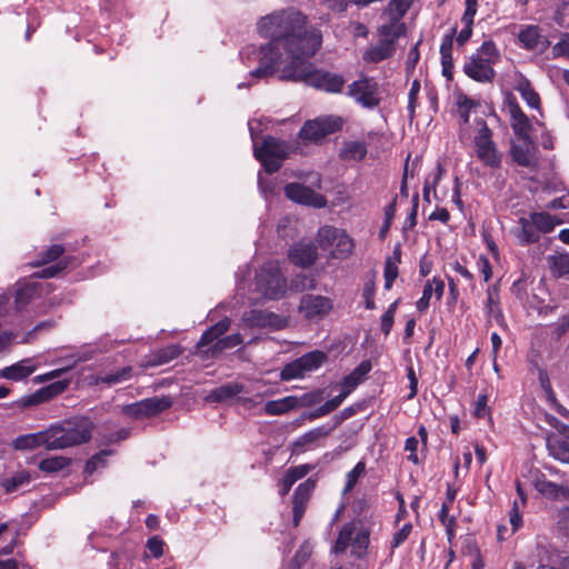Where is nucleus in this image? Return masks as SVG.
Listing matches in <instances>:
<instances>
[{"label": "nucleus", "mask_w": 569, "mask_h": 569, "mask_svg": "<svg viewBox=\"0 0 569 569\" xmlns=\"http://www.w3.org/2000/svg\"><path fill=\"white\" fill-rule=\"evenodd\" d=\"M257 33L281 46L290 59H311L322 46V32L315 26L308 27V17L295 7L274 10L258 19Z\"/></svg>", "instance_id": "nucleus-1"}, {"label": "nucleus", "mask_w": 569, "mask_h": 569, "mask_svg": "<svg viewBox=\"0 0 569 569\" xmlns=\"http://www.w3.org/2000/svg\"><path fill=\"white\" fill-rule=\"evenodd\" d=\"M309 60L310 59H301L286 66L282 70L281 79L303 81L316 89L329 93H339L342 91L345 79L341 74L316 69Z\"/></svg>", "instance_id": "nucleus-2"}, {"label": "nucleus", "mask_w": 569, "mask_h": 569, "mask_svg": "<svg viewBox=\"0 0 569 569\" xmlns=\"http://www.w3.org/2000/svg\"><path fill=\"white\" fill-rule=\"evenodd\" d=\"M93 423L88 418H82L73 426H52L44 430L46 449H66L72 446L86 443L91 439Z\"/></svg>", "instance_id": "nucleus-3"}, {"label": "nucleus", "mask_w": 569, "mask_h": 569, "mask_svg": "<svg viewBox=\"0 0 569 569\" xmlns=\"http://www.w3.org/2000/svg\"><path fill=\"white\" fill-rule=\"evenodd\" d=\"M500 60V53L493 41L488 40L472 53L463 64V72L470 79L481 82H492L496 77L493 66Z\"/></svg>", "instance_id": "nucleus-4"}, {"label": "nucleus", "mask_w": 569, "mask_h": 569, "mask_svg": "<svg viewBox=\"0 0 569 569\" xmlns=\"http://www.w3.org/2000/svg\"><path fill=\"white\" fill-rule=\"evenodd\" d=\"M281 46L269 41L260 47L248 46L241 51V60L246 66L257 61L258 67L250 71V76L256 79L268 78L277 71L281 59Z\"/></svg>", "instance_id": "nucleus-5"}, {"label": "nucleus", "mask_w": 569, "mask_h": 569, "mask_svg": "<svg viewBox=\"0 0 569 569\" xmlns=\"http://www.w3.org/2000/svg\"><path fill=\"white\" fill-rule=\"evenodd\" d=\"M477 132L473 136V147L477 158L487 167L496 169L501 166L502 154L493 141V132L482 119H476Z\"/></svg>", "instance_id": "nucleus-6"}, {"label": "nucleus", "mask_w": 569, "mask_h": 569, "mask_svg": "<svg viewBox=\"0 0 569 569\" xmlns=\"http://www.w3.org/2000/svg\"><path fill=\"white\" fill-rule=\"evenodd\" d=\"M317 241L323 250H330L333 259L345 260L355 249L353 239L343 229L325 226L318 230Z\"/></svg>", "instance_id": "nucleus-7"}, {"label": "nucleus", "mask_w": 569, "mask_h": 569, "mask_svg": "<svg viewBox=\"0 0 569 569\" xmlns=\"http://www.w3.org/2000/svg\"><path fill=\"white\" fill-rule=\"evenodd\" d=\"M292 148L288 142L271 136L263 139L261 147H258L256 142L253 143L254 157L262 163L268 173L278 171L281 162L289 157Z\"/></svg>", "instance_id": "nucleus-8"}, {"label": "nucleus", "mask_w": 569, "mask_h": 569, "mask_svg": "<svg viewBox=\"0 0 569 569\" xmlns=\"http://www.w3.org/2000/svg\"><path fill=\"white\" fill-rule=\"evenodd\" d=\"M256 288L266 298L278 300L287 291V280L274 261L266 262L256 274Z\"/></svg>", "instance_id": "nucleus-9"}, {"label": "nucleus", "mask_w": 569, "mask_h": 569, "mask_svg": "<svg viewBox=\"0 0 569 569\" xmlns=\"http://www.w3.org/2000/svg\"><path fill=\"white\" fill-rule=\"evenodd\" d=\"M230 325V319L224 318L217 322L216 325L211 326L202 333L200 340L197 343V347L203 348L212 343L214 340H217L210 349L211 355L216 356L217 353H220L227 349H232L241 345L243 342V339L240 333H232L219 339L229 330Z\"/></svg>", "instance_id": "nucleus-10"}, {"label": "nucleus", "mask_w": 569, "mask_h": 569, "mask_svg": "<svg viewBox=\"0 0 569 569\" xmlns=\"http://www.w3.org/2000/svg\"><path fill=\"white\" fill-rule=\"evenodd\" d=\"M347 96L366 109H375L381 102V88L371 77H361L348 86Z\"/></svg>", "instance_id": "nucleus-11"}, {"label": "nucleus", "mask_w": 569, "mask_h": 569, "mask_svg": "<svg viewBox=\"0 0 569 569\" xmlns=\"http://www.w3.org/2000/svg\"><path fill=\"white\" fill-rule=\"evenodd\" d=\"M342 126V120L339 117H318L313 120H308L299 131V139L305 143H321L323 139L338 131Z\"/></svg>", "instance_id": "nucleus-12"}, {"label": "nucleus", "mask_w": 569, "mask_h": 569, "mask_svg": "<svg viewBox=\"0 0 569 569\" xmlns=\"http://www.w3.org/2000/svg\"><path fill=\"white\" fill-rule=\"evenodd\" d=\"M284 194L288 199L299 204L318 209L327 206L325 196L298 182L288 183L284 187Z\"/></svg>", "instance_id": "nucleus-13"}, {"label": "nucleus", "mask_w": 569, "mask_h": 569, "mask_svg": "<svg viewBox=\"0 0 569 569\" xmlns=\"http://www.w3.org/2000/svg\"><path fill=\"white\" fill-rule=\"evenodd\" d=\"M242 321L250 328H270L274 330L282 329L287 325V320L268 310L251 309L244 312Z\"/></svg>", "instance_id": "nucleus-14"}, {"label": "nucleus", "mask_w": 569, "mask_h": 569, "mask_svg": "<svg viewBox=\"0 0 569 569\" xmlns=\"http://www.w3.org/2000/svg\"><path fill=\"white\" fill-rule=\"evenodd\" d=\"M332 301L319 295H306L300 301V312L309 320L321 319L332 309Z\"/></svg>", "instance_id": "nucleus-15"}, {"label": "nucleus", "mask_w": 569, "mask_h": 569, "mask_svg": "<svg viewBox=\"0 0 569 569\" xmlns=\"http://www.w3.org/2000/svg\"><path fill=\"white\" fill-rule=\"evenodd\" d=\"M522 143H512L510 148V154L512 160L521 167L530 170L538 168L537 147L530 140L529 136H522Z\"/></svg>", "instance_id": "nucleus-16"}, {"label": "nucleus", "mask_w": 569, "mask_h": 569, "mask_svg": "<svg viewBox=\"0 0 569 569\" xmlns=\"http://www.w3.org/2000/svg\"><path fill=\"white\" fill-rule=\"evenodd\" d=\"M518 39L522 48L539 53L545 52L550 46V41L542 33L541 28L536 24L523 27L518 34Z\"/></svg>", "instance_id": "nucleus-17"}, {"label": "nucleus", "mask_w": 569, "mask_h": 569, "mask_svg": "<svg viewBox=\"0 0 569 569\" xmlns=\"http://www.w3.org/2000/svg\"><path fill=\"white\" fill-rule=\"evenodd\" d=\"M68 386H69V380H67V379L54 381V382L50 383L49 386L40 388L39 390H37L34 393H32L30 396L22 397L18 401V405L22 408H27V407H31V406H36V405L46 402V401L52 399L53 397L62 393L68 388Z\"/></svg>", "instance_id": "nucleus-18"}, {"label": "nucleus", "mask_w": 569, "mask_h": 569, "mask_svg": "<svg viewBox=\"0 0 569 569\" xmlns=\"http://www.w3.org/2000/svg\"><path fill=\"white\" fill-rule=\"evenodd\" d=\"M288 257L293 264L307 268L316 262L318 250L311 241H300L289 249Z\"/></svg>", "instance_id": "nucleus-19"}, {"label": "nucleus", "mask_w": 569, "mask_h": 569, "mask_svg": "<svg viewBox=\"0 0 569 569\" xmlns=\"http://www.w3.org/2000/svg\"><path fill=\"white\" fill-rule=\"evenodd\" d=\"M477 103L466 94H459L457 98V108L459 114V139L465 141L469 138L467 126L469 123L470 112Z\"/></svg>", "instance_id": "nucleus-20"}, {"label": "nucleus", "mask_w": 569, "mask_h": 569, "mask_svg": "<svg viewBox=\"0 0 569 569\" xmlns=\"http://www.w3.org/2000/svg\"><path fill=\"white\" fill-rule=\"evenodd\" d=\"M372 366L369 360L361 361L348 376L342 379L341 389H343L346 393L350 395L355 388L365 380Z\"/></svg>", "instance_id": "nucleus-21"}, {"label": "nucleus", "mask_w": 569, "mask_h": 569, "mask_svg": "<svg viewBox=\"0 0 569 569\" xmlns=\"http://www.w3.org/2000/svg\"><path fill=\"white\" fill-rule=\"evenodd\" d=\"M36 370L31 359H23L12 366L6 367L0 371L2 378L19 381L29 377Z\"/></svg>", "instance_id": "nucleus-22"}, {"label": "nucleus", "mask_w": 569, "mask_h": 569, "mask_svg": "<svg viewBox=\"0 0 569 569\" xmlns=\"http://www.w3.org/2000/svg\"><path fill=\"white\" fill-rule=\"evenodd\" d=\"M243 391V386L238 382L226 383L212 389L206 397V401L210 403L224 402Z\"/></svg>", "instance_id": "nucleus-23"}, {"label": "nucleus", "mask_w": 569, "mask_h": 569, "mask_svg": "<svg viewBox=\"0 0 569 569\" xmlns=\"http://www.w3.org/2000/svg\"><path fill=\"white\" fill-rule=\"evenodd\" d=\"M405 33L406 26L398 19H393L378 29L379 40L386 41L391 47H396V42Z\"/></svg>", "instance_id": "nucleus-24"}, {"label": "nucleus", "mask_w": 569, "mask_h": 569, "mask_svg": "<svg viewBox=\"0 0 569 569\" xmlns=\"http://www.w3.org/2000/svg\"><path fill=\"white\" fill-rule=\"evenodd\" d=\"M367 151L365 141L348 140L342 143L339 157L343 161H361L367 156Z\"/></svg>", "instance_id": "nucleus-25"}, {"label": "nucleus", "mask_w": 569, "mask_h": 569, "mask_svg": "<svg viewBox=\"0 0 569 569\" xmlns=\"http://www.w3.org/2000/svg\"><path fill=\"white\" fill-rule=\"evenodd\" d=\"M331 430L332 427H329L328 425L313 428L297 438L293 442V446L296 448H311L317 446L318 441L325 439L331 432Z\"/></svg>", "instance_id": "nucleus-26"}, {"label": "nucleus", "mask_w": 569, "mask_h": 569, "mask_svg": "<svg viewBox=\"0 0 569 569\" xmlns=\"http://www.w3.org/2000/svg\"><path fill=\"white\" fill-rule=\"evenodd\" d=\"M509 112L511 116V127L516 136H528L530 130L529 118L525 114L518 103H509Z\"/></svg>", "instance_id": "nucleus-27"}, {"label": "nucleus", "mask_w": 569, "mask_h": 569, "mask_svg": "<svg viewBox=\"0 0 569 569\" xmlns=\"http://www.w3.org/2000/svg\"><path fill=\"white\" fill-rule=\"evenodd\" d=\"M520 230L517 232V238L522 246L536 243L540 239V232L538 231L532 219L521 217L519 219Z\"/></svg>", "instance_id": "nucleus-28"}, {"label": "nucleus", "mask_w": 569, "mask_h": 569, "mask_svg": "<svg viewBox=\"0 0 569 569\" xmlns=\"http://www.w3.org/2000/svg\"><path fill=\"white\" fill-rule=\"evenodd\" d=\"M396 51V47L389 46L386 41L379 40L378 43L369 48L363 53V60L370 63H377L390 58Z\"/></svg>", "instance_id": "nucleus-29"}, {"label": "nucleus", "mask_w": 569, "mask_h": 569, "mask_svg": "<svg viewBox=\"0 0 569 569\" xmlns=\"http://www.w3.org/2000/svg\"><path fill=\"white\" fill-rule=\"evenodd\" d=\"M46 433L44 431H40L37 433H28L19 436L14 439L13 446L18 450H24V449H34L38 447H44L46 448Z\"/></svg>", "instance_id": "nucleus-30"}, {"label": "nucleus", "mask_w": 569, "mask_h": 569, "mask_svg": "<svg viewBox=\"0 0 569 569\" xmlns=\"http://www.w3.org/2000/svg\"><path fill=\"white\" fill-rule=\"evenodd\" d=\"M142 402L144 415H147L148 418L157 416L172 406L171 398L167 396L147 398L143 399Z\"/></svg>", "instance_id": "nucleus-31"}, {"label": "nucleus", "mask_w": 569, "mask_h": 569, "mask_svg": "<svg viewBox=\"0 0 569 569\" xmlns=\"http://www.w3.org/2000/svg\"><path fill=\"white\" fill-rule=\"evenodd\" d=\"M327 359L328 357L323 351L315 350L301 356L298 361L305 372L309 373L320 368Z\"/></svg>", "instance_id": "nucleus-32"}, {"label": "nucleus", "mask_w": 569, "mask_h": 569, "mask_svg": "<svg viewBox=\"0 0 569 569\" xmlns=\"http://www.w3.org/2000/svg\"><path fill=\"white\" fill-rule=\"evenodd\" d=\"M31 481V475L27 470H19L11 477L3 479L2 487L6 492H14L20 488L29 485Z\"/></svg>", "instance_id": "nucleus-33"}, {"label": "nucleus", "mask_w": 569, "mask_h": 569, "mask_svg": "<svg viewBox=\"0 0 569 569\" xmlns=\"http://www.w3.org/2000/svg\"><path fill=\"white\" fill-rule=\"evenodd\" d=\"M297 403L296 398L293 397H286L278 400H270L266 402L264 405V411L268 415L271 416H278L286 413L290 409H292Z\"/></svg>", "instance_id": "nucleus-34"}, {"label": "nucleus", "mask_w": 569, "mask_h": 569, "mask_svg": "<svg viewBox=\"0 0 569 569\" xmlns=\"http://www.w3.org/2000/svg\"><path fill=\"white\" fill-rule=\"evenodd\" d=\"M70 463V459L57 456V457H50L42 459L39 462V469L43 472L53 473L62 470L63 468L68 467Z\"/></svg>", "instance_id": "nucleus-35"}, {"label": "nucleus", "mask_w": 569, "mask_h": 569, "mask_svg": "<svg viewBox=\"0 0 569 569\" xmlns=\"http://www.w3.org/2000/svg\"><path fill=\"white\" fill-rule=\"evenodd\" d=\"M353 531H355L353 523L350 522V523L343 525V527L341 528V530L338 535L335 547H333V551L336 553H342L346 551V549L348 548V546L350 545V542L352 540Z\"/></svg>", "instance_id": "nucleus-36"}, {"label": "nucleus", "mask_w": 569, "mask_h": 569, "mask_svg": "<svg viewBox=\"0 0 569 569\" xmlns=\"http://www.w3.org/2000/svg\"><path fill=\"white\" fill-rule=\"evenodd\" d=\"M548 449L555 459L569 463V442L565 440L549 441Z\"/></svg>", "instance_id": "nucleus-37"}, {"label": "nucleus", "mask_w": 569, "mask_h": 569, "mask_svg": "<svg viewBox=\"0 0 569 569\" xmlns=\"http://www.w3.org/2000/svg\"><path fill=\"white\" fill-rule=\"evenodd\" d=\"M132 368L123 367L116 372H111L98 378V382L104 383L107 386H112L120 383L122 381L129 380L131 378Z\"/></svg>", "instance_id": "nucleus-38"}, {"label": "nucleus", "mask_w": 569, "mask_h": 569, "mask_svg": "<svg viewBox=\"0 0 569 569\" xmlns=\"http://www.w3.org/2000/svg\"><path fill=\"white\" fill-rule=\"evenodd\" d=\"M550 269L555 277H562L569 273V254L549 257Z\"/></svg>", "instance_id": "nucleus-39"}, {"label": "nucleus", "mask_w": 569, "mask_h": 569, "mask_svg": "<svg viewBox=\"0 0 569 569\" xmlns=\"http://www.w3.org/2000/svg\"><path fill=\"white\" fill-rule=\"evenodd\" d=\"M530 218L535 222L538 231L541 233L551 232L556 226L553 218L546 212H535L530 214Z\"/></svg>", "instance_id": "nucleus-40"}, {"label": "nucleus", "mask_w": 569, "mask_h": 569, "mask_svg": "<svg viewBox=\"0 0 569 569\" xmlns=\"http://www.w3.org/2000/svg\"><path fill=\"white\" fill-rule=\"evenodd\" d=\"M306 375L307 373L301 368L300 362L298 361V359H296V360L287 363L282 368V370L280 372V378L283 381H289V380H293V379H298V378H303Z\"/></svg>", "instance_id": "nucleus-41"}, {"label": "nucleus", "mask_w": 569, "mask_h": 569, "mask_svg": "<svg viewBox=\"0 0 569 569\" xmlns=\"http://www.w3.org/2000/svg\"><path fill=\"white\" fill-rule=\"evenodd\" d=\"M522 99L527 102L530 108H539L540 99L538 93L533 90L528 81L520 82L518 86Z\"/></svg>", "instance_id": "nucleus-42"}, {"label": "nucleus", "mask_w": 569, "mask_h": 569, "mask_svg": "<svg viewBox=\"0 0 569 569\" xmlns=\"http://www.w3.org/2000/svg\"><path fill=\"white\" fill-rule=\"evenodd\" d=\"M36 289L32 284L20 287L14 296V303L18 310L23 309L33 298Z\"/></svg>", "instance_id": "nucleus-43"}, {"label": "nucleus", "mask_w": 569, "mask_h": 569, "mask_svg": "<svg viewBox=\"0 0 569 569\" xmlns=\"http://www.w3.org/2000/svg\"><path fill=\"white\" fill-rule=\"evenodd\" d=\"M316 488V480L308 478L305 482L300 483L293 493V499L298 501L308 502Z\"/></svg>", "instance_id": "nucleus-44"}, {"label": "nucleus", "mask_w": 569, "mask_h": 569, "mask_svg": "<svg viewBox=\"0 0 569 569\" xmlns=\"http://www.w3.org/2000/svg\"><path fill=\"white\" fill-rule=\"evenodd\" d=\"M383 277H385V289L390 290L392 288L393 281L398 277L397 261H393L392 258H390V257H388L385 261Z\"/></svg>", "instance_id": "nucleus-45"}, {"label": "nucleus", "mask_w": 569, "mask_h": 569, "mask_svg": "<svg viewBox=\"0 0 569 569\" xmlns=\"http://www.w3.org/2000/svg\"><path fill=\"white\" fill-rule=\"evenodd\" d=\"M108 566L109 569H131L132 561L126 552H112Z\"/></svg>", "instance_id": "nucleus-46"}, {"label": "nucleus", "mask_w": 569, "mask_h": 569, "mask_svg": "<svg viewBox=\"0 0 569 569\" xmlns=\"http://www.w3.org/2000/svg\"><path fill=\"white\" fill-rule=\"evenodd\" d=\"M366 471V463L363 461H359L352 470H350L347 473L346 477V485H345V492H348L353 489V487L357 485L359 478L365 473Z\"/></svg>", "instance_id": "nucleus-47"}, {"label": "nucleus", "mask_w": 569, "mask_h": 569, "mask_svg": "<svg viewBox=\"0 0 569 569\" xmlns=\"http://www.w3.org/2000/svg\"><path fill=\"white\" fill-rule=\"evenodd\" d=\"M536 489L543 496L548 498H557L561 491V487L557 483L549 481V480H537L536 481Z\"/></svg>", "instance_id": "nucleus-48"}, {"label": "nucleus", "mask_w": 569, "mask_h": 569, "mask_svg": "<svg viewBox=\"0 0 569 569\" xmlns=\"http://www.w3.org/2000/svg\"><path fill=\"white\" fill-rule=\"evenodd\" d=\"M112 453L111 450H101L100 452L92 456L86 463V472L92 473L98 468L106 465V458Z\"/></svg>", "instance_id": "nucleus-49"}, {"label": "nucleus", "mask_w": 569, "mask_h": 569, "mask_svg": "<svg viewBox=\"0 0 569 569\" xmlns=\"http://www.w3.org/2000/svg\"><path fill=\"white\" fill-rule=\"evenodd\" d=\"M552 58L569 59V32L562 33L560 40L551 48Z\"/></svg>", "instance_id": "nucleus-50"}, {"label": "nucleus", "mask_w": 569, "mask_h": 569, "mask_svg": "<svg viewBox=\"0 0 569 569\" xmlns=\"http://www.w3.org/2000/svg\"><path fill=\"white\" fill-rule=\"evenodd\" d=\"M63 252L64 248L61 244H52L41 253V259L37 264H46L56 261Z\"/></svg>", "instance_id": "nucleus-51"}, {"label": "nucleus", "mask_w": 569, "mask_h": 569, "mask_svg": "<svg viewBox=\"0 0 569 569\" xmlns=\"http://www.w3.org/2000/svg\"><path fill=\"white\" fill-rule=\"evenodd\" d=\"M439 520L446 527L448 538L451 539L455 535L453 527L456 525V518L449 515L448 506H441V509L439 511Z\"/></svg>", "instance_id": "nucleus-52"}, {"label": "nucleus", "mask_w": 569, "mask_h": 569, "mask_svg": "<svg viewBox=\"0 0 569 569\" xmlns=\"http://www.w3.org/2000/svg\"><path fill=\"white\" fill-rule=\"evenodd\" d=\"M313 468L315 467L312 465L305 463L289 468L286 473L293 482H296L306 477L311 470H313Z\"/></svg>", "instance_id": "nucleus-53"}, {"label": "nucleus", "mask_w": 569, "mask_h": 569, "mask_svg": "<svg viewBox=\"0 0 569 569\" xmlns=\"http://www.w3.org/2000/svg\"><path fill=\"white\" fill-rule=\"evenodd\" d=\"M69 264V261L67 258H63L62 260H60L58 263L53 264V266H49L44 269H42L40 271V273H37L38 277L40 278H53L56 277L58 273H60L62 270H64Z\"/></svg>", "instance_id": "nucleus-54"}, {"label": "nucleus", "mask_w": 569, "mask_h": 569, "mask_svg": "<svg viewBox=\"0 0 569 569\" xmlns=\"http://www.w3.org/2000/svg\"><path fill=\"white\" fill-rule=\"evenodd\" d=\"M375 295H376L375 282L369 280L365 283L363 291H362V297L365 299L366 309L373 310L376 308Z\"/></svg>", "instance_id": "nucleus-55"}, {"label": "nucleus", "mask_w": 569, "mask_h": 569, "mask_svg": "<svg viewBox=\"0 0 569 569\" xmlns=\"http://www.w3.org/2000/svg\"><path fill=\"white\" fill-rule=\"evenodd\" d=\"M432 295H433L432 282L430 280H428L423 287L421 298L416 303L417 309L420 312H423L429 308L430 299H431Z\"/></svg>", "instance_id": "nucleus-56"}, {"label": "nucleus", "mask_w": 569, "mask_h": 569, "mask_svg": "<svg viewBox=\"0 0 569 569\" xmlns=\"http://www.w3.org/2000/svg\"><path fill=\"white\" fill-rule=\"evenodd\" d=\"M123 412L133 419L148 418L147 415H144V407L142 400L126 406L123 408Z\"/></svg>", "instance_id": "nucleus-57"}, {"label": "nucleus", "mask_w": 569, "mask_h": 569, "mask_svg": "<svg viewBox=\"0 0 569 569\" xmlns=\"http://www.w3.org/2000/svg\"><path fill=\"white\" fill-rule=\"evenodd\" d=\"M163 540L157 536L149 538L147 541V548L154 558H160L163 555Z\"/></svg>", "instance_id": "nucleus-58"}, {"label": "nucleus", "mask_w": 569, "mask_h": 569, "mask_svg": "<svg viewBox=\"0 0 569 569\" xmlns=\"http://www.w3.org/2000/svg\"><path fill=\"white\" fill-rule=\"evenodd\" d=\"M488 396L486 393H480L476 400L473 415L477 418H485L489 413Z\"/></svg>", "instance_id": "nucleus-59"}, {"label": "nucleus", "mask_w": 569, "mask_h": 569, "mask_svg": "<svg viewBox=\"0 0 569 569\" xmlns=\"http://www.w3.org/2000/svg\"><path fill=\"white\" fill-rule=\"evenodd\" d=\"M181 350L178 346H169L158 353L159 363H167L180 355Z\"/></svg>", "instance_id": "nucleus-60"}, {"label": "nucleus", "mask_w": 569, "mask_h": 569, "mask_svg": "<svg viewBox=\"0 0 569 569\" xmlns=\"http://www.w3.org/2000/svg\"><path fill=\"white\" fill-rule=\"evenodd\" d=\"M461 21L465 24V27L460 30V32L457 36V43L460 47L465 46L472 36L473 19Z\"/></svg>", "instance_id": "nucleus-61"}, {"label": "nucleus", "mask_w": 569, "mask_h": 569, "mask_svg": "<svg viewBox=\"0 0 569 569\" xmlns=\"http://www.w3.org/2000/svg\"><path fill=\"white\" fill-rule=\"evenodd\" d=\"M419 441L416 437H409L407 438L405 442V450L409 451L410 455L407 457L409 461H411L413 465H419V458L417 455Z\"/></svg>", "instance_id": "nucleus-62"}, {"label": "nucleus", "mask_w": 569, "mask_h": 569, "mask_svg": "<svg viewBox=\"0 0 569 569\" xmlns=\"http://www.w3.org/2000/svg\"><path fill=\"white\" fill-rule=\"evenodd\" d=\"M348 396H349V393H346V391L343 389H341L340 395L326 401V403L321 407V411L323 413H328V412L337 409Z\"/></svg>", "instance_id": "nucleus-63"}, {"label": "nucleus", "mask_w": 569, "mask_h": 569, "mask_svg": "<svg viewBox=\"0 0 569 569\" xmlns=\"http://www.w3.org/2000/svg\"><path fill=\"white\" fill-rule=\"evenodd\" d=\"M411 530H412V526L410 523L403 525L402 528L395 533L391 547L392 548L399 547L405 540H407Z\"/></svg>", "instance_id": "nucleus-64"}]
</instances>
